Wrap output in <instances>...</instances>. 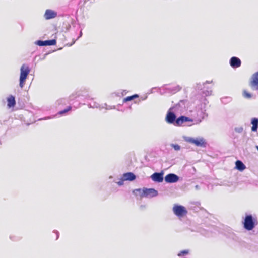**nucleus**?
<instances>
[{"label": "nucleus", "mask_w": 258, "mask_h": 258, "mask_svg": "<svg viewBox=\"0 0 258 258\" xmlns=\"http://www.w3.org/2000/svg\"><path fill=\"white\" fill-rule=\"evenodd\" d=\"M137 192L139 194L141 198H152L158 195V191L153 188L143 187V188L135 189L133 191V194L135 195H137Z\"/></svg>", "instance_id": "1"}, {"label": "nucleus", "mask_w": 258, "mask_h": 258, "mask_svg": "<svg viewBox=\"0 0 258 258\" xmlns=\"http://www.w3.org/2000/svg\"><path fill=\"white\" fill-rule=\"evenodd\" d=\"M257 219L253 217L251 214H246L243 222V227L245 229L252 230L257 225Z\"/></svg>", "instance_id": "2"}, {"label": "nucleus", "mask_w": 258, "mask_h": 258, "mask_svg": "<svg viewBox=\"0 0 258 258\" xmlns=\"http://www.w3.org/2000/svg\"><path fill=\"white\" fill-rule=\"evenodd\" d=\"M183 139L185 142L194 144L197 147L205 148L207 145L206 140L202 137H198L195 138L190 137L183 136Z\"/></svg>", "instance_id": "3"}, {"label": "nucleus", "mask_w": 258, "mask_h": 258, "mask_svg": "<svg viewBox=\"0 0 258 258\" xmlns=\"http://www.w3.org/2000/svg\"><path fill=\"white\" fill-rule=\"evenodd\" d=\"M184 101V100H180V102L177 104L175 106L171 107L168 110L165 117V121L167 123L173 124L175 126L177 118L175 113L172 111V110L175 108H177L178 106L180 105V103H183Z\"/></svg>", "instance_id": "4"}, {"label": "nucleus", "mask_w": 258, "mask_h": 258, "mask_svg": "<svg viewBox=\"0 0 258 258\" xmlns=\"http://www.w3.org/2000/svg\"><path fill=\"white\" fill-rule=\"evenodd\" d=\"M30 72L29 66L23 64L20 68V75L19 78V86L21 88L24 86L26 80Z\"/></svg>", "instance_id": "5"}, {"label": "nucleus", "mask_w": 258, "mask_h": 258, "mask_svg": "<svg viewBox=\"0 0 258 258\" xmlns=\"http://www.w3.org/2000/svg\"><path fill=\"white\" fill-rule=\"evenodd\" d=\"M172 210L174 214L178 217H182L187 213L186 208L178 204H175Z\"/></svg>", "instance_id": "6"}, {"label": "nucleus", "mask_w": 258, "mask_h": 258, "mask_svg": "<svg viewBox=\"0 0 258 258\" xmlns=\"http://www.w3.org/2000/svg\"><path fill=\"white\" fill-rule=\"evenodd\" d=\"M34 44L39 46H53L56 44V41L54 39L44 41L38 40L36 41Z\"/></svg>", "instance_id": "7"}, {"label": "nucleus", "mask_w": 258, "mask_h": 258, "mask_svg": "<svg viewBox=\"0 0 258 258\" xmlns=\"http://www.w3.org/2000/svg\"><path fill=\"white\" fill-rule=\"evenodd\" d=\"M164 180L166 183H174L179 180V177L174 173H169L165 176Z\"/></svg>", "instance_id": "8"}, {"label": "nucleus", "mask_w": 258, "mask_h": 258, "mask_svg": "<svg viewBox=\"0 0 258 258\" xmlns=\"http://www.w3.org/2000/svg\"><path fill=\"white\" fill-rule=\"evenodd\" d=\"M164 172L163 171L160 172H154L152 174L150 178L153 181L157 183L162 182L164 180Z\"/></svg>", "instance_id": "9"}, {"label": "nucleus", "mask_w": 258, "mask_h": 258, "mask_svg": "<svg viewBox=\"0 0 258 258\" xmlns=\"http://www.w3.org/2000/svg\"><path fill=\"white\" fill-rule=\"evenodd\" d=\"M229 64L233 69L240 67L241 65L240 59L236 56H232L229 60Z\"/></svg>", "instance_id": "10"}, {"label": "nucleus", "mask_w": 258, "mask_h": 258, "mask_svg": "<svg viewBox=\"0 0 258 258\" xmlns=\"http://www.w3.org/2000/svg\"><path fill=\"white\" fill-rule=\"evenodd\" d=\"M176 123L175 124V126H182L183 124L187 122H193V120L190 118L189 117L181 115L177 118L176 120Z\"/></svg>", "instance_id": "11"}, {"label": "nucleus", "mask_w": 258, "mask_h": 258, "mask_svg": "<svg viewBox=\"0 0 258 258\" xmlns=\"http://www.w3.org/2000/svg\"><path fill=\"white\" fill-rule=\"evenodd\" d=\"M56 16L57 13L50 9H47L44 15V17L46 20H50L55 18Z\"/></svg>", "instance_id": "12"}, {"label": "nucleus", "mask_w": 258, "mask_h": 258, "mask_svg": "<svg viewBox=\"0 0 258 258\" xmlns=\"http://www.w3.org/2000/svg\"><path fill=\"white\" fill-rule=\"evenodd\" d=\"M122 176L125 181H133L136 179V175L131 172L123 173Z\"/></svg>", "instance_id": "13"}, {"label": "nucleus", "mask_w": 258, "mask_h": 258, "mask_svg": "<svg viewBox=\"0 0 258 258\" xmlns=\"http://www.w3.org/2000/svg\"><path fill=\"white\" fill-rule=\"evenodd\" d=\"M16 105L15 98L13 95H10L7 98V106L9 108L14 107Z\"/></svg>", "instance_id": "14"}, {"label": "nucleus", "mask_w": 258, "mask_h": 258, "mask_svg": "<svg viewBox=\"0 0 258 258\" xmlns=\"http://www.w3.org/2000/svg\"><path fill=\"white\" fill-rule=\"evenodd\" d=\"M235 168L239 171H243L246 169V166L241 161L238 160L235 162Z\"/></svg>", "instance_id": "15"}, {"label": "nucleus", "mask_w": 258, "mask_h": 258, "mask_svg": "<svg viewBox=\"0 0 258 258\" xmlns=\"http://www.w3.org/2000/svg\"><path fill=\"white\" fill-rule=\"evenodd\" d=\"M181 89V87L179 85H176L175 86L168 87L166 88V90H167L169 93L175 94L176 92L179 91Z\"/></svg>", "instance_id": "16"}, {"label": "nucleus", "mask_w": 258, "mask_h": 258, "mask_svg": "<svg viewBox=\"0 0 258 258\" xmlns=\"http://www.w3.org/2000/svg\"><path fill=\"white\" fill-rule=\"evenodd\" d=\"M251 124L252 125L251 131L256 132L258 129V118L254 117L251 120Z\"/></svg>", "instance_id": "17"}, {"label": "nucleus", "mask_w": 258, "mask_h": 258, "mask_svg": "<svg viewBox=\"0 0 258 258\" xmlns=\"http://www.w3.org/2000/svg\"><path fill=\"white\" fill-rule=\"evenodd\" d=\"M189 250L185 249V250H181L179 252H178V253L177 254V255L179 257H182V256H184L188 255L189 254Z\"/></svg>", "instance_id": "18"}, {"label": "nucleus", "mask_w": 258, "mask_h": 258, "mask_svg": "<svg viewBox=\"0 0 258 258\" xmlns=\"http://www.w3.org/2000/svg\"><path fill=\"white\" fill-rule=\"evenodd\" d=\"M212 82V81H211V82L207 81L205 83H203L202 85L201 84H198L197 85L196 88L197 89H198V90H202L203 88H205V85L206 84L210 83Z\"/></svg>", "instance_id": "19"}, {"label": "nucleus", "mask_w": 258, "mask_h": 258, "mask_svg": "<svg viewBox=\"0 0 258 258\" xmlns=\"http://www.w3.org/2000/svg\"><path fill=\"white\" fill-rule=\"evenodd\" d=\"M243 96L246 99H250L252 97V94L246 90H244L242 93Z\"/></svg>", "instance_id": "20"}, {"label": "nucleus", "mask_w": 258, "mask_h": 258, "mask_svg": "<svg viewBox=\"0 0 258 258\" xmlns=\"http://www.w3.org/2000/svg\"><path fill=\"white\" fill-rule=\"evenodd\" d=\"M72 107L71 106H69L67 108L59 111L57 114L59 115H63L67 113L68 111H70Z\"/></svg>", "instance_id": "21"}, {"label": "nucleus", "mask_w": 258, "mask_h": 258, "mask_svg": "<svg viewBox=\"0 0 258 258\" xmlns=\"http://www.w3.org/2000/svg\"><path fill=\"white\" fill-rule=\"evenodd\" d=\"M170 146L172 147L175 151H179L181 149L180 146L178 144H171Z\"/></svg>", "instance_id": "22"}, {"label": "nucleus", "mask_w": 258, "mask_h": 258, "mask_svg": "<svg viewBox=\"0 0 258 258\" xmlns=\"http://www.w3.org/2000/svg\"><path fill=\"white\" fill-rule=\"evenodd\" d=\"M125 180H124V178L122 176L119 179V181L117 182L116 183L119 186H122L124 184V182L125 181Z\"/></svg>", "instance_id": "23"}, {"label": "nucleus", "mask_w": 258, "mask_h": 258, "mask_svg": "<svg viewBox=\"0 0 258 258\" xmlns=\"http://www.w3.org/2000/svg\"><path fill=\"white\" fill-rule=\"evenodd\" d=\"M203 94H204L205 96H209L212 94V90H205L203 91Z\"/></svg>", "instance_id": "24"}, {"label": "nucleus", "mask_w": 258, "mask_h": 258, "mask_svg": "<svg viewBox=\"0 0 258 258\" xmlns=\"http://www.w3.org/2000/svg\"><path fill=\"white\" fill-rule=\"evenodd\" d=\"M133 100V97H132L131 96H127L126 98L123 99V102H126L128 101H132Z\"/></svg>", "instance_id": "25"}, {"label": "nucleus", "mask_w": 258, "mask_h": 258, "mask_svg": "<svg viewBox=\"0 0 258 258\" xmlns=\"http://www.w3.org/2000/svg\"><path fill=\"white\" fill-rule=\"evenodd\" d=\"M105 105L107 106L106 109H107V110H110V109H115V106H107L106 104H105Z\"/></svg>", "instance_id": "26"}, {"label": "nucleus", "mask_w": 258, "mask_h": 258, "mask_svg": "<svg viewBox=\"0 0 258 258\" xmlns=\"http://www.w3.org/2000/svg\"><path fill=\"white\" fill-rule=\"evenodd\" d=\"M53 117H50V116H49V117H45L44 118H41L40 119V120H46V119H51Z\"/></svg>", "instance_id": "27"}, {"label": "nucleus", "mask_w": 258, "mask_h": 258, "mask_svg": "<svg viewBox=\"0 0 258 258\" xmlns=\"http://www.w3.org/2000/svg\"><path fill=\"white\" fill-rule=\"evenodd\" d=\"M132 97H133V99H134L135 98H138L139 97L138 94H134L133 95H131Z\"/></svg>", "instance_id": "28"}, {"label": "nucleus", "mask_w": 258, "mask_h": 258, "mask_svg": "<svg viewBox=\"0 0 258 258\" xmlns=\"http://www.w3.org/2000/svg\"><path fill=\"white\" fill-rule=\"evenodd\" d=\"M54 232L56 234V239H57L59 237V232L57 231H54Z\"/></svg>", "instance_id": "29"}, {"label": "nucleus", "mask_w": 258, "mask_h": 258, "mask_svg": "<svg viewBox=\"0 0 258 258\" xmlns=\"http://www.w3.org/2000/svg\"><path fill=\"white\" fill-rule=\"evenodd\" d=\"M201 121H202L201 119L197 120H196V122L195 124H199L200 122H201Z\"/></svg>", "instance_id": "30"}, {"label": "nucleus", "mask_w": 258, "mask_h": 258, "mask_svg": "<svg viewBox=\"0 0 258 258\" xmlns=\"http://www.w3.org/2000/svg\"><path fill=\"white\" fill-rule=\"evenodd\" d=\"M82 36V31H81L80 32V34H79V37H78V38L77 39H78L80 37H81V36Z\"/></svg>", "instance_id": "31"}, {"label": "nucleus", "mask_w": 258, "mask_h": 258, "mask_svg": "<svg viewBox=\"0 0 258 258\" xmlns=\"http://www.w3.org/2000/svg\"><path fill=\"white\" fill-rule=\"evenodd\" d=\"M46 55H47V54H45L44 55V57H42V58H41V60H43V59H45V56H46Z\"/></svg>", "instance_id": "32"}, {"label": "nucleus", "mask_w": 258, "mask_h": 258, "mask_svg": "<svg viewBox=\"0 0 258 258\" xmlns=\"http://www.w3.org/2000/svg\"><path fill=\"white\" fill-rule=\"evenodd\" d=\"M195 188H196V189H199V186L198 185H196L195 186Z\"/></svg>", "instance_id": "33"}, {"label": "nucleus", "mask_w": 258, "mask_h": 258, "mask_svg": "<svg viewBox=\"0 0 258 258\" xmlns=\"http://www.w3.org/2000/svg\"><path fill=\"white\" fill-rule=\"evenodd\" d=\"M225 99V98H222V102H224L223 100H224V99Z\"/></svg>", "instance_id": "34"}, {"label": "nucleus", "mask_w": 258, "mask_h": 258, "mask_svg": "<svg viewBox=\"0 0 258 258\" xmlns=\"http://www.w3.org/2000/svg\"><path fill=\"white\" fill-rule=\"evenodd\" d=\"M112 178V176H110L109 177V178Z\"/></svg>", "instance_id": "35"}]
</instances>
